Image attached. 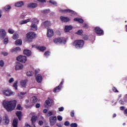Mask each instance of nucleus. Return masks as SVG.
<instances>
[{"instance_id": "obj_1", "label": "nucleus", "mask_w": 127, "mask_h": 127, "mask_svg": "<svg viewBox=\"0 0 127 127\" xmlns=\"http://www.w3.org/2000/svg\"><path fill=\"white\" fill-rule=\"evenodd\" d=\"M16 103H17L16 100L9 101L4 100L3 102V106L4 108L6 109L7 112H11V111H13V110L15 109Z\"/></svg>"}, {"instance_id": "obj_2", "label": "nucleus", "mask_w": 127, "mask_h": 127, "mask_svg": "<svg viewBox=\"0 0 127 127\" xmlns=\"http://www.w3.org/2000/svg\"><path fill=\"white\" fill-rule=\"evenodd\" d=\"M84 44H85V42L83 40H76L72 43V45L74 46L77 49L83 48Z\"/></svg>"}, {"instance_id": "obj_3", "label": "nucleus", "mask_w": 127, "mask_h": 127, "mask_svg": "<svg viewBox=\"0 0 127 127\" xmlns=\"http://www.w3.org/2000/svg\"><path fill=\"white\" fill-rule=\"evenodd\" d=\"M26 37L27 42H32V40L36 38V34L34 32H30L26 34Z\"/></svg>"}, {"instance_id": "obj_4", "label": "nucleus", "mask_w": 127, "mask_h": 127, "mask_svg": "<svg viewBox=\"0 0 127 127\" xmlns=\"http://www.w3.org/2000/svg\"><path fill=\"white\" fill-rule=\"evenodd\" d=\"M66 39H65L64 37L57 38L54 39V42L55 43H60L61 44L62 43H64V44H66Z\"/></svg>"}, {"instance_id": "obj_5", "label": "nucleus", "mask_w": 127, "mask_h": 127, "mask_svg": "<svg viewBox=\"0 0 127 127\" xmlns=\"http://www.w3.org/2000/svg\"><path fill=\"white\" fill-rule=\"evenodd\" d=\"M56 121H57V117L56 116H51L49 118V122L51 127H53V126L56 124Z\"/></svg>"}, {"instance_id": "obj_6", "label": "nucleus", "mask_w": 127, "mask_h": 127, "mask_svg": "<svg viewBox=\"0 0 127 127\" xmlns=\"http://www.w3.org/2000/svg\"><path fill=\"white\" fill-rule=\"evenodd\" d=\"M63 84H64V79H62V81H61L59 85L56 87L54 89L53 92L57 93V92H60V91H61V88H62V86L63 85Z\"/></svg>"}, {"instance_id": "obj_7", "label": "nucleus", "mask_w": 127, "mask_h": 127, "mask_svg": "<svg viewBox=\"0 0 127 127\" xmlns=\"http://www.w3.org/2000/svg\"><path fill=\"white\" fill-rule=\"evenodd\" d=\"M17 61H19V62H21L22 63H25L27 59L26 56H19L16 58Z\"/></svg>"}, {"instance_id": "obj_8", "label": "nucleus", "mask_w": 127, "mask_h": 127, "mask_svg": "<svg viewBox=\"0 0 127 127\" xmlns=\"http://www.w3.org/2000/svg\"><path fill=\"white\" fill-rule=\"evenodd\" d=\"M60 11L63 12V13H71V15H75L76 14V12L70 9L60 10Z\"/></svg>"}, {"instance_id": "obj_9", "label": "nucleus", "mask_w": 127, "mask_h": 127, "mask_svg": "<svg viewBox=\"0 0 127 127\" xmlns=\"http://www.w3.org/2000/svg\"><path fill=\"white\" fill-rule=\"evenodd\" d=\"M95 32L98 35H103L104 34V31L99 27H96L94 29Z\"/></svg>"}, {"instance_id": "obj_10", "label": "nucleus", "mask_w": 127, "mask_h": 127, "mask_svg": "<svg viewBox=\"0 0 127 127\" xmlns=\"http://www.w3.org/2000/svg\"><path fill=\"white\" fill-rule=\"evenodd\" d=\"M15 69L16 71H18V70H22V69H23V64L17 62Z\"/></svg>"}, {"instance_id": "obj_11", "label": "nucleus", "mask_w": 127, "mask_h": 127, "mask_svg": "<svg viewBox=\"0 0 127 127\" xmlns=\"http://www.w3.org/2000/svg\"><path fill=\"white\" fill-rule=\"evenodd\" d=\"M28 80L27 79L22 80L20 81V85L22 88H26V84Z\"/></svg>"}, {"instance_id": "obj_12", "label": "nucleus", "mask_w": 127, "mask_h": 127, "mask_svg": "<svg viewBox=\"0 0 127 127\" xmlns=\"http://www.w3.org/2000/svg\"><path fill=\"white\" fill-rule=\"evenodd\" d=\"M48 37H52L53 35H54V31L52 29H48L47 30V34Z\"/></svg>"}, {"instance_id": "obj_13", "label": "nucleus", "mask_w": 127, "mask_h": 127, "mask_svg": "<svg viewBox=\"0 0 127 127\" xmlns=\"http://www.w3.org/2000/svg\"><path fill=\"white\" fill-rule=\"evenodd\" d=\"M3 94L5 96H11V95H12L13 94V92H11L9 90H6L3 91Z\"/></svg>"}, {"instance_id": "obj_14", "label": "nucleus", "mask_w": 127, "mask_h": 127, "mask_svg": "<svg viewBox=\"0 0 127 127\" xmlns=\"http://www.w3.org/2000/svg\"><path fill=\"white\" fill-rule=\"evenodd\" d=\"M3 121L5 125H8V124H9V119H8V116L7 115H5L3 117Z\"/></svg>"}, {"instance_id": "obj_15", "label": "nucleus", "mask_w": 127, "mask_h": 127, "mask_svg": "<svg viewBox=\"0 0 127 127\" xmlns=\"http://www.w3.org/2000/svg\"><path fill=\"white\" fill-rule=\"evenodd\" d=\"M60 19L63 22H68V21H70V18H68V17L61 16L60 17Z\"/></svg>"}, {"instance_id": "obj_16", "label": "nucleus", "mask_w": 127, "mask_h": 127, "mask_svg": "<svg viewBox=\"0 0 127 127\" xmlns=\"http://www.w3.org/2000/svg\"><path fill=\"white\" fill-rule=\"evenodd\" d=\"M38 4L36 3H30L28 4L27 7L29 8H35V7H37Z\"/></svg>"}, {"instance_id": "obj_17", "label": "nucleus", "mask_w": 127, "mask_h": 127, "mask_svg": "<svg viewBox=\"0 0 127 127\" xmlns=\"http://www.w3.org/2000/svg\"><path fill=\"white\" fill-rule=\"evenodd\" d=\"M42 76L41 74H38L36 77V80L38 83H41L43 80Z\"/></svg>"}, {"instance_id": "obj_18", "label": "nucleus", "mask_w": 127, "mask_h": 127, "mask_svg": "<svg viewBox=\"0 0 127 127\" xmlns=\"http://www.w3.org/2000/svg\"><path fill=\"white\" fill-rule=\"evenodd\" d=\"M16 116L18 117L19 121H21L22 118V112L21 111L16 112Z\"/></svg>"}, {"instance_id": "obj_19", "label": "nucleus", "mask_w": 127, "mask_h": 127, "mask_svg": "<svg viewBox=\"0 0 127 127\" xmlns=\"http://www.w3.org/2000/svg\"><path fill=\"white\" fill-rule=\"evenodd\" d=\"M0 34L1 35V38H5V36H6V32H5V30L2 29L0 31Z\"/></svg>"}, {"instance_id": "obj_20", "label": "nucleus", "mask_w": 127, "mask_h": 127, "mask_svg": "<svg viewBox=\"0 0 127 127\" xmlns=\"http://www.w3.org/2000/svg\"><path fill=\"white\" fill-rule=\"evenodd\" d=\"M18 119L17 118H14L13 123H12V126L13 127H18Z\"/></svg>"}, {"instance_id": "obj_21", "label": "nucleus", "mask_w": 127, "mask_h": 127, "mask_svg": "<svg viewBox=\"0 0 127 127\" xmlns=\"http://www.w3.org/2000/svg\"><path fill=\"white\" fill-rule=\"evenodd\" d=\"M23 54L24 55H26L28 57L31 56V51L29 50H24L23 51Z\"/></svg>"}, {"instance_id": "obj_22", "label": "nucleus", "mask_w": 127, "mask_h": 127, "mask_svg": "<svg viewBox=\"0 0 127 127\" xmlns=\"http://www.w3.org/2000/svg\"><path fill=\"white\" fill-rule=\"evenodd\" d=\"M36 49L41 52H43L45 50H46V47L45 46H38L36 47Z\"/></svg>"}, {"instance_id": "obj_23", "label": "nucleus", "mask_w": 127, "mask_h": 127, "mask_svg": "<svg viewBox=\"0 0 127 127\" xmlns=\"http://www.w3.org/2000/svg\"><path fill=\"white\" fill-rule=\"evenodd\" d=\"M38 28H37V25L32 23V24L31 25V30H33L34 31H35L37 30Z\"/></svg>"}, {"instance_id": "obj_24", "label": "nucleus", "mask_w": 127, "mask_h": 127, "mask_svg": "<svg viewBox=\"0 0 127 127\" xmlns=\"http://www.w3.org/2000/svg\"><path fill=\"white\" fill-rule=\"evenodd\" d=\"M73 29V27L72 26H65L64 28V31L65 32H68V31H70V30H72Z\"/></svg>"}, {"instance_id": "obj_25", "label": "nucleus", "mask_w": 127, "mask_h": 127, "mask_svg": "<svg viewBox=\"0 0 127 127\" xmlns=\"http://www.w3.org/2000/svg\"><path fill=\"white\" fill-rule=\"evenodd\" d=\"M23 5H24V3L22 1H20L15 3V6L17 7H21Z\"/></svg>"}, {"instance_id": "obj_26", "label": "nucleus", "mask_w": 127, "mask_h": 127, "mask_svg": "<svg viewBox=\"0 0 127 127\" xmlns=\"http://www.w3.org/2000/svg\"><path fill=\"white\" fill-rule=\"evenodd\" d=\"M43 24L46 28L49 27V26H51V23L50 21H46L43 23Z\"/></svg>"}, {"instance_id": "obj_27", "label": "nucleus", "mask_w": 127, "mask_h": 127, "mask_svg": "<svg viewBox=\"0 0 127 127\" xmlns=\"http://www.w3.org/2000/svg\"><path fill=\"white\" fill-rule=\"evenodd\" d=\"M74 21H77V22H79V23H84V20L82 18H75L73 19Z\"/></svg>"}, {"instance_id": "obj_28", "label": "nucleus", "mask_w": 127, "mask_h": 127, "mask_svg": "<svg viewBox=\"0 0 127 127\" xmlns=\"http://www.w3.org/2000/svg\"><path fill=\"white\" fill-rule=\"evenodd\" d=\"M37 101H38V99L36 96H33L31 99V103H32V104H34L36 103Z\"/></svg>"}, {"instance_id": "obj_29", "label": "nucleus", "mask_w": 127, "mask_h": 127, "mask_svg": "<svg viewBox=\"0 0 127 127\" xmlns=\"http://www.w3.org/2000/svg\"><path fill=\"white\" fill-rule=\"evenodd\" d=\"M21 49L19 47H17L11 50V52H17V51H21Z\"/></svg>"}, {"instance_id": "obj_30", "label": "nucleus", "mask_w": 127, "mask_h": 127, "mask_svg": "<svg viewBox=\"0 0 127 127\" xmlns=\"http://www.w3.org/2000/svg\"><path fill=\"white\" fill-rule=\"evenodd\" d=\"M37 120V116H33L31 118L32 124H35L36 123V121Z\"/></svg>"}, {"instance_id": "obj_31", "label": "nucleus", "mask_w": 127, "mask_h": 127, "mask_svg": "<svg viewBox=\"0 0 127 127\" xmlns=\"http://www.w3.org/2000/svg\"><path fill=\"white\" fill-rule=\"evenodd\" d=\"M30 21V19H27L26 20H22L20 22V24H24L25 23H27V22H29Z\"/></svg>"}, {"instance_id": "obj_32", "label": "nucleus", "mask_w": 127, "mask_h": 127, "mask_svg": "<svg viewBox=\"0 0 127 127\" xmlns=\"http://www.w3.org/2000/svg\"><path fill=\"white\" fill-rule=\"evenodd\" d=\"M15 44L16 45H21L22 44V41L20 39L17 40L15 41Z\"/></svg>"}, {"instance_id": "obj_33", "label": "nucleus", "mask_w": 127, "mask_h": 127, "mask_svg": "<svg viewBox=\"0 0 127 127\" xmlns=\"http://www.w3.org/2000/svg\"><path fill=\"white\" fill-rule=\"evenodd\" d=\"M32 23H34V24H38L39 22V20H37V19L34 18L32 19Z\"/></svg>"}, {"instance_id": "obj_34", "label": "nucleus", "mask_w": 127, "mask_h": 127, "mask_svg": "<svg viewBox=\"0 0 127 127\" xmlns=\"http://www.w3.org/2000/svg\"><path fill=\"white\" fill-rule=\"evenodd\" d=\"M4 8L6 11H8V10H9V9H11V6H10V5H7L5 6Z\"/></svg>"}, {"instance_id": "obj_35", "label": "nucleus", "mask_w": 127, "mask_h": 127, "mask_svg": "<svg viewBox=\"0 0 127 127\" xmlns=\"http://www.w3.org/2000/svg\"><path fill=\"white\" fill-rule=\"evenodd\" d=\"M50 3H52L54 5H55L56 6H57V2L53 0H50L49 1Z\"/></svg>"}, {"instance_id": "obj_36", "label": "nucleus", "mask_w": 127, "mask_h": 127, "mask_svg": "<svg viewBox=\"0 0 127 127\" xmlns=\"http://www.w3.org/2000/svg\"><path fill=\"white\" fill-rule=\"evenodd\" d=\"M12 38L14 40H16V39H17V38H18V34H17L16 33H14L13 35Z\"/></svg>"}, {"instance_id": "obj_37", "label": "nucleus", "mask_w": 127, "mask_h": 127, "mask_svg": "<svg viewBox=\"0 0 127 127\" xmlns=\"http://www.w3.org/2000/svg\"><path fill=\"white\" fill-rule=\"evenodd\" d=\"M33 74H34V73H33V72L30 71H28L27 72V75L29 76V77L32 76L33 75Z\"/></svg>"}, {"instance_id": "obj_38", "label": "nucleus", "mask_w": 127, "mask_h": 127, "mask_svg": "<svg viewBox=\"0 0 127 127\" xmlns=\"http://www.w3.org/2000/svg\"><path fill=\"white\" fill-rule=\"evenodd\" d=\"M17 81H15V83L13 85V87L15 88V90H17Z\"/></svg>"}, {"instance_id": "obj_39", "label": "nucleus", "mask_w": 127, "mask_h": 127, "mask_svg": "<svg viewBox=\"0 0 127 127\" xmlns=\"http://www.w3.org/2000/svg\"><path fill=\"white\" fill-rule=\"evenodd\" d=\"M16 110H18L19 111L22 110V107H21V105H20V104L17 105Z\"/></svg>"}, {"instance_id": "obj_40", "label": "nucleus", "mask_w": 127, "mask_h": 127, "mask_svg": "<svg viewBox=\"0 0 127 127\" xmlns=\"http://www.w3.org/2000/svg\"><path fill=\"white\" fill-rule=\"evenodd\" d=\"M76 34H78V35H82L83 34V30H78L76 33Z\"/></svg>"}, {"instance_id": "obj_41", "label": "nucleus", "mask_w": 127, "mask_h": 127, "mask_svg": "<svg viewBox=\"0 0 127 127\" xmlns=\"http://www.w3.org/2000/svg\"><path fill=\"white\" fill-rule=\"evenodd\" d=\"M8 32L10 33V34H13V33H14V30H12V29H9Z\"/></svg>"}, {"instance_id": "obj_42", "label": "nucleus", "mask_w": 127, "mask_h": 127, "mask_svg": "<svg viewBox=\"0 0 127 127\" xmlns=\"http://www.w3.org/2000/svg\"><path fill=\"white\" fill-rule=\"evenodd\" d=\"M57 119L60 122H61V121H62L63 120V118L62 117V116L59 115L57 116Z\"/></svg>"}, {"instance_id": "obj_43", "label": "nucleus", "mask_w": 127, "mask_h": 127, "mask_svg": "<svg viewBox=\"0 0 127 127\" xmlns=\"http://www.w3.org/2000/svg\"><path fill=\"white\" fill-rule=\"evenodd\" d=\"M3 43L4 44H7L8 43V38H6L3 40Z\"/></svg>"}, {"instance_id": "obj_44", "label": "nucleus", "mask_w": 127, "mask_h": 127, "mask_svg": "<svg viewBox=\"0 0 127 127\" xmlns=\"http://www.w3.org/2000/svg\"><path fill=\"white\" fill-rule=\"evenodd\" d=\"M45 103H46V105H47L48 106L49 105H50V98L49 97V98H48V100H47L46 101Z\"/></svg>"}, {"instance_id": "obj_45", "label": "nucleus", "mask_w": 127, "mask_h": 127, "mask_svg": "<svg viewBox=\"0 0 127 127\" xmlns=\"http://www.w3.org/2000/svg\"><path fill=\"white\" fill-rule=\"evenodd\" d=\"M70 127H78V124H77V123H71L70 124Z\"/></svg>"}, {"instance_id": "obj_46", "label": "nucleus", "mask_w": 127, "mask_h": 127, "mask_svg": "<svg viewBox=\"0 0 127 127\" xmlns=\"http://www.w3.org/2000/svg\"><path fill=\"white\" fill-rule=\"evenodd\" d=\"M44 55H45V56H46V57H48V56H49V55H50V52H49V51H46V52L44 53Z\"/></svg>"}, {"instance_id": "obj_47", "label": "nucleus", "mask_w": 127, "mask_h": 127, "mask_svg": "<svg viewBox=\"0 0 127 127\" xmlns=\"http://www.w3.org/2000/svg\"><path fill=\"white\" fill-rule=\"evenodd\" d=\"M112 90L113 92H115V93H119V90L117 89V88L113 87L112 88Z\"/></svg>"}, {"instance_id": "obj_48", "label": "nucleus", "mask_w": 127, "mask_h": 127, "mask_svg": "<svg viewBox=\"0 0 127 127\" xmlns=\"http://www.w3.org/2000/svg\"><path fill=\"white\" fill-rule=\"evenodd\" d=\"M83 39H84V40H88V39H89V37H88V36L86 35H84Z\"/></svg>"}, {"instance_id": "obj_49", "label": "nucleus", "mask_w": 127, "mask_h": 127, "mask_svg": "<svg viewBox=\"0 0 127 127\" xmlns=\"http://www.w3.org/2000/svg\"><path fill=\"white\" fill-rule=\"evenodd\" d=\"M64 126H65V127H68L70 126V123L69 122V121H66L65 122H64Z\"/></svg>"}, {"instance_id": "obj_50", "label": "nucleus", "mask_w": 127, "mask_h": 127, "mask_svg": "<svg viewBox=\"0 0 127 127\" xmlns=\"http://www.w3.org/2000/svg\"><path fill=\"white\" fill-rule=\"evenodd\" d=\"M51 116H53V113L51 111H49L48 113V117H51Z\"/></svg>"}, {"instance_id": "obj_51", "label": "nucleus", "mask_w": 127, "mask_h": 127, "mask_svg": "<svg viewBox=\"0 0 127 127\" xmlns=\"http://www.w3.org/2000/svg\"><path fill=\"white\" fill-rule=\"evenodd\" d=\"M38 2H41V3H44L46 2V0H37Z\"/></svg>"}, {"instance_id": "obj_52", "label": "nucleus", "mask_w": 127, "mask_h": 127, "mask_svg": "<svg viewBox=\"0 0 127 127\" xmlns=\"http://www.w3.org/2000/svg\"><path fill=\"white\" fill-rule=\"evenodd\" d=\"M3 65H4V63H3V61H0V66L1 67H3Z\"/></svg>"}, {"instance_id": "obj_53", "label": "nucleus", "mask_w": 127, "mask_h": 127, "mask_svg": "<svg viewBox=\"0 0 127 127\" xmlns=\"http://www.w3.org/2000/svg\"><path fill=\"white\" fill-rule=\"evenodd\" d=\"M74 115H75V113L74 112V111H72L70 112V116L71 117V118H74Z\"/></svg>"}, {"instance_id": "obj_54", "label": "nucleus", "mask_w": 127, "mask_h": 127, "mask_svg": "<svg viewBox=\"0 0 127 127\" xmlns=\"http://www.w3.org/2000/svg\"><path fill=\"white\" fill-rule=\"evenodd\" d=\"M83 27L84 28H86V29H88V28H89V26L88 25V24L85 23L83 26Z\"/></svg>"}, {"instance_id": "obj_55", "label": "nucleus", "mask_w": 127, "mask_h": 127, "mask_svg": "<svg viewBox=\"0 0 127 127\" xmlns=\"http://www.w3.org/2000/svg\"><path fill=\"white\" fill-rule=\"evenodd\" d=\"M59 112H63V111H64V107H62L59 108Z\"/></svg>"}, {"instance_id": "obj_56", "label": "nucleus", "mask_w": 127, "mask_h": 127, "mask_svg": "<svg viewBox=\"0 0 127 127\" xmlns=\"http://www.w3.org/2000/svg\"><path fill=\"white\" fill-rule=\"evenodd\" d=\"M49 11H50V10H49V9H46V10H44L43 11V12L44 13H48V12H49Z\"/></svg>"}, {"instance_id": "obj_57", "label": "nucleus", "mask_w": 127, "mask_h": 127, "mask_svg": "<svg viewBox=\"0 0 127 127\" xmlns=\"http://www.w3.org/2000/svg\"><path fill=\"white\" fill-rule=\"evenodd\" d=\"M14 79H13V78H11L9 80V83H12V82H14Z\"/></svg>"}, {"instance_id": "obj_58", "label": "nucleus", "mask_w": 127, "mask_h": 127, "mask_svg": "<svg viewBox=\"0 0 127 127\" xmlns=\"http://www.w3.org/2000/svg\"><path fill=\"white\" fill-rule=\"evenodd\" d=\"M36 108H37V109H39V108H40V104L37 103L36 104Z\"/></svg>"}, {"instance_id": "obj_59", "label": "nucleus", "mask_w": 127, "mask_h": 127, "mask_svg": "<svg viewBox=\"0 0 127 127\" xmlns=\"http://www.w3.org/2000/svg\"><path fill=\"white\" fill-rule=\"evenodd\" d=\"M2 54L4 56H7V55H8V53H7L6 52H2Z\"/></svg>"}, {"instance_id": "obj_60", "label": "nucleus", "mask_w": 127, "mask_h": 127, "mask_svg": "<svg viewBox=\"0 0 127 127\" xmlns=\"http://www.w3.org/2000/svg\"><path fill=\"white\" fill-rule=\"evenodd\" d=\"M39 126H43V121H39Z\"/></svg>"}, {"instance_id": "obj_61", "label": "nucleus", "mask_w": 127, "mask_h": 127, "mask_svg": "<svg viewBox=\"0 0 127 127\" xmlns=\"http://www.w3.org/2000/svg\"><path fill=\"white\" fill-rule=\"evenodd\" d=\"M32 105H26V108H27V109H31V108H32Z\"/></svg>"}, {"instance_id": "obj_62", "label": "nucleus", "mask_w": 127, "mask_h": 127, "mask_svg": "<svg viewBox=\"0 0 127 127\" xmlns=\"http://www.w3.org/2000/svg\"><path fill=\"white\" fill-rule=\"evenodd\" d=\"M47 112H48V110H47V109H44V110H43L44 114H46L47 113Z\"/></svg>"}, {"instance_id": "obj_63", "label": "nucleus", "mask_w": 127, "mask_h": 127, "mask_svg": "<svg viewBox=\"0 0 127 127\" xmlns=\"http://www.w3.org/2000/svg\"><path fill=\"white\" fill-rule=\"evenodd\" d=\"M24 127H32L31 126L29 125L28 124H26Z\"/></svg>"}, {"instance_id": "obj_64", "label": "nucleus", "mask_w": 127, "mask_h": 127, "mask_svg": "<svg viewBox=\"0 0 127 127\" xmlns=\"http://www.w3.org/2000/svg\"><path fill=\"white\" fill-rule=\"evenodd\" d=\"M50 104H53V103H54V101L53 100V99H51L50 98Z\"/></svg>"}]
</instances>
